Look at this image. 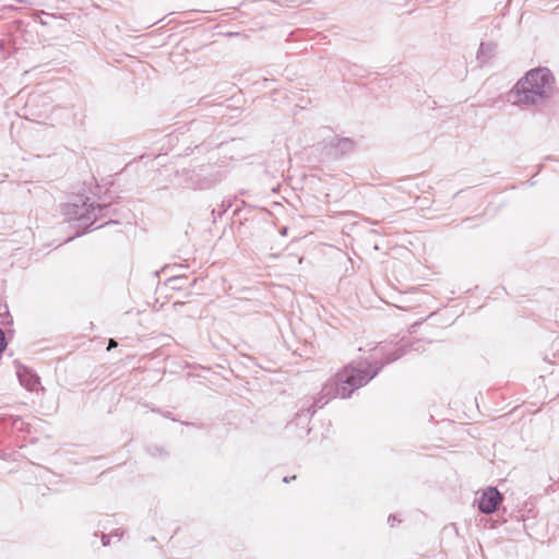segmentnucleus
Returning <instances> with one entry per match:
<instances>
[{
    "instance_id": "nucleus-1",
    "label": "nucleus",
    "mask_w": 559,
    "mask_h": 559,
    "mask_svg": "<svg viewBox=\"0 0 559 559\" xmlns=\"http://www.w3.org/2000/svg\"><path fill=\"white\" fill-rule=\"evenodd\" d=\"M374 352L376 355L383 357V361L379 367L374 368L372 372H369L370 364L365 362L359 364L357 367L348 365L335 376L340 385H345L347 391H350V394L356 389H359L373 379L384 365L393 362L404 356L406 348L404 345L381 344L374 348Z\"/></svg>"
},
{
    "instance_id": "nucleus-2",
    "label": "nucleus",
    "mask_w": 559,
    "mask_h": 559,
    "mask_svg": "<svg viewBox=\"0 0 559 559\" xmlns=\"http://www.w3.org/2000/svg\"><path fill=\"white\" fill-rule=\"evenodd\" d=\"M555 90V78L546 68L528 71L515 85L514 103L522 105H539L550 98Z\"/></svg>"
},
{
    "instance_id": "nucleus-3",
    "label": "nucleus",
    "mask_w": 559,
    "mask_h": 559,
    "mask_svg": "<svg viewBox=\"0 0 559 559\" xmlns=\"http://www.w3.org/2000/svg\"><path fill=\"white\" fill-rule=\"evenodd\" d=\"M64 215L69 221L79 222L80 226H92L98 218L105 217L109 213L108 204H76L69 203L64 205Z\"/></svg>"
},
{
    "instance_id": "nucleus-4",
    "label": "nucleus",
    "mask_w": 559,
    "mask_h": 559,
    "mask_svg": "<svg viewBox=\"0 0 559 559\" xmlns=\"http://www.w3.org/2000/svg\"><path fill=\"white\" fill-rule=\"evenodd\" d=\"M341 396L346 399L350 396V391H347L345 385H340L335 377L330 378L323 385L318 395L313 399V403L307 408V412L312 416L316 412L329 403L330 400Z\"/></svg>"
},
{
    "instance_id": "nucleus-5",
    "label": "nucleus",
    "mask_w": 559,
    "mask_h": 559,
    "mask_svg": "<svg viewBox=\"0 0 559 559\" xmlns=\"http://www.w3.org/2000/svg\"><path fill=\"white\" fill-rule=\"evenodd\" d=\"M218 180V174L210 166H201L187 173V181L195 190L209 189Z\"/></svg>"
},
{
    "instance_id": "nucleus-6",
    "label": "nucleus",
    "mask_w": 559,
    "mask_h": 559,
    "mask_svg": "<svg viewBox=\"0 0 559 559\" xmlns=\"http://www.w3.org/2000/svg\"><path fill=\"white\" fill-rule=\"evenodd\" d=\"M325 155L331 158H338L354 150V142L348 138L333 136L324 146Z\"/></svg>"
},
{
    "instance_id": "nucleus-7",
    "label": "nucleus",
    "mask_w": 559,
    "mask_h": 559,
    "mask_svg": "<svg viewBox=\"0 0 559 559\" xmlns=\"http://www.w3.org/2000/svg\"><path fill=\"white\" fill-rule=\"evenodd\" d=\"M501 500L500 492L496 488L489 487L477 499L478 509L483 513L490 514L497 510Z\"/></svg>"
},
{
    "instance_id": "nucleus-8",
    "label": "nucleus",
    "mask_w": 559,
    "mask_h": 559,
    "mask_svg": "<svg viewBox=\"0 0 559 559\" xmlns=\"http://www.w3.org/2000/svg\"><path fill=\"white\" fill-rule=\"evenodd\" d=\"M16 374L21 385L28 391H36L40 384L37 374L26 367H19Z\"/></svg>"
},
{
    "instance_id": "nucleus-9",
    "label": "nucleus",
    "mask_w": 559,
    "mask_h": 559,
    "mask_svg": "<svg viewBox=\"0 0 559 559\" xmlns=\"http://www.w3.org/2000/svg\"><path fill=\"white\" fill-rule=\"evenodd\" d=\"M496 48L497 46L493 43H481L477 53L479 62L486 63L493 56Z\"/></svg>"
},
{
    "instance_id": "nucleus-10",
    "label": "nucleus",
    "mask_w": 559,
    "mask_h": 559,
    "mask_svg": "<svg viewBox=\"0 0 559 559\" xmlns=\"http://www.w3.org/2000/svg\"><path fill=\"white\" fill-rule=\"evenodd\" d=\"M9 318H10V314L9 312H4V313H0V324H7L9 323Z\"/></svg>"
},
{
    "instance_id": "nucleus-11",
    "label": "nucleus",
    "mask_w": 559,
    "mask_h": 559,
    "mask_svg": "<svg viewBox=\"0 0 559 559\" xmlns=\"http://www.w3.org/2000/svg\"><path fill=\"white\" fill-rule=\"evenodd\" d=\"M117 345H118V343L114 338H110L109 343H108V350L116 347Z\"/></svg>"
},
{
    "instance_id": "nucleus-12",
    "label": "nucleus",
    "mask_w": 559,
    "mask_h": 559,
    "mask_svg": "<svg viewBox=\"0 0 559 559\" xmlns=\"http://www.w3.org/2000/svg\"><path fill=\"white\" fill-rule=\"evenodd\" d=\"M102 542L104 546H107L109 544V536L106 534H103Z\"/></svg>"
},
{
    "instance_id": "nucleus-13",
    "label": "nucleus",
    "mask_w": 559,
    "mask_h": 559,
    "mask_svg": "<svg viewBox=\"0 0 559 559\" xmlns=\"http://www.w3.org/2000/svg\"><path fill=\"white\" fill-rule=\"evenodd\" d=\"M280 234L282 236H286L287 235V227H283L281 230H280Z\"/></svg>"
},
{
    "instance_id": "nucleus-14",
    "label": "nucleus",
    "mask_w": 559,
    "mask_h": 559,
    "mask_svg": "<svg viewBox=\"0 0 559 559\" xmlns=\"http://www.w3.org/2000/svg\"><path fill=\"white\" fill-rule=\"evenodd\" d=\"M295 478H296V476H293V477H287L286 476V477L283 478V481L284 483H289L292 479H295Z\"/></svg>"
},
{
    "instance_id": "nucleus-15",
    "label": "nucleus",
    "mask_w": 559,
    "mask_h": 559,
    "mask_svg": "<svg viewBox=\"0 0 559 559\" xmlns=\"http://www.w3.org/2000/svg\"><path fill=\"white\" fill-rule=\"evenodd\" d=\"M109 224H117L116 221H109V222H106L105 225H109Z\"/></svg>"
},
{
    "instance_id": "nucleus-16",
    "label": "nucleus",
    "mask_w": 559,
    "mask_h": 559,
    "mask_svg": "<svg viewBox=\"0 0 559 559\" xmlns=\"http://www.w3.org/2000/svg\"><path fill=\"white\" fill-rule=\"evenodd\" d=\"M394 520H395V516H394V515H390V516H389V522H390V521H394Z\"/></svg>"
}]
</instances>
